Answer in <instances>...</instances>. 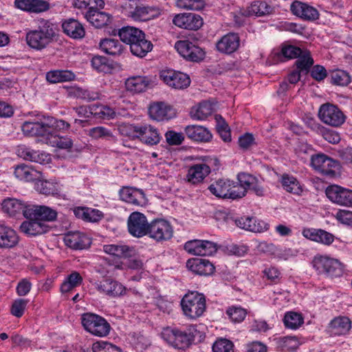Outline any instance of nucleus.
<instances>
[{
  "instance_id": "obj_50",
  "label": "nucleus",
  "mask_w": 352,
  "mask_h": 352,
  "mask_svg": "<svg viewBox=\"0 0 352 352\" xmlns=\"http://www.w3.org/2000/svg\"><path fill=\"white\" fill-rule=\"evenodd\" d=\"M283 322L286 327L296 329L303 323V318L300 314L289 311L285 314Z\"/></svg>"
},
{
  "instance_id": "obj_33",
  "label": "nucleus",
  "mask_w": 352,
  "mask_h": 352,
  "mask_svg": "<svg viewBox=\"0 0 352 352\" xmlns=\"http://www.w3.org/2000/svg\"><path fill=\"white\" fill-rule=\"evenodd\" d=\"M120 199L134 206H142L144 204V194L140 190L123 187L119 192Z\"/></svg>"
},
{
  "instance_id": "obj_8",
  "label": "nucleus",
  "mask_w": 352,
  "mask_h": 352,
  "mask_svg": "<svg viewBox=\"0 0 352 352\" xmlns=\"http://www.w3.org/2000/svg\"><path fill=\"white\" fill-rule=\"evenodd\" d=\"M313 267L320 274L338 277L342 274L343 267L337 259L326 256L317 255L312 261Z\"/></svg>"
},
{
  "instance_id": "obj_1",
  "label": "nucleus",
  "mask_w": 352,
  "mask_h": 352,
  "mask_svg": "<svg viewBox=\"0 0 352 352\" xmlns=\"http://www.w3.org/2000/svg\"><path fill=\"white\" fill-rule=\"evenodd\" d=\"M69 127L70 124L63 120H57L49 116H37L24 122L21 130L24 135L34 137L56 135L58 131H67Z\"/></svg>"
},
{
  "instance_id": "obj_19",
  "label": "nucleus",
  "mask_w": 352,
  "mask_h": 352,
  "mask_svg": "<svg viewBox=\"0 0 352 352\" xmlns=\"http://www.w3.org/2000/svg\"><path fill=\"white\" fill-rule=\"evenodd\" d=\"M234 222L237 227L256 233L267 231L270 227L267 223L255 217H241L236 219Z\"/></svg>"
},
{
  "instance_id": "obj_13",
  "label": "nucleus",
  "mask_w": 352,
  "mask_h": 352,
  "mask_svg": "<svg viewBox=\"0 0 352 352\" xmlns=\"http://www.w3.org/2000/svg\"><path fill=\"white\" fill-rule=\"evenodd\" d=\"M318 116L322 122L332 126H339L345 121L342 111L331 104H322L319 109Z\"/></svg>"
},
{
  "instance_id": "obj_44",
  "label": "nucleus",
  "mask_w": 352,
  "mask_h": 352,
  "mask_svg": "<svg viewBox=\"0 0 352 352\" xmlns=\"http://www.w3.org/2000/svg\"><path fill=\"white\" fill-rule=\"evenodd\" d=\"M35 137H41L46 144L60 148L69 149L73 144L72 140L68 137H61L57 135H36Z\"/></svg>"
},
{
  "instance_id": "obj_51",
  "label": "nucleus",
  "mask_w": 352,
  "mask_h": 352,
  "mask_svg": "<svg viewBox=\"0 0 352 352\" xmlns=\"http://www.w3.org/2000/svg\"><path fill=\"white\" fill-rule=\"evenodd\" d=\"M350 75L344 70L338 69L331 74V82L333 85L347 86L351 82Z\"/></svg>"
},
{
  "instance_id": "obj_14",
  "label": "nucleus",
  "mask_w": 352,
  "mask_h": 352,
  "mask_svg": "<svg viewBox=\"0 0 352 352\" xmlns=\"http://www.w3.org/2000/svg\"><path fill=\"white\" fill-rule=\"evenodd\" d=\"M160 78L168 86L175 89H186L190 84V79L187 74L173 69L161 71Z\"/></svg>"
},
{
  "instance_id": "obj_61",
  "label": "nucleus",
  "mask_w": 352,
  "mask_h": 352,
  "mask_svg": "<svg viewBox=\"0 0 352 352\" xmlns=\"http://www.w3.org/2000/svg\"><path fill=\"white\" fill-rule=\"evenodd\" d=\"M226 313L230 318L234 322H242L247 315V311L245 309L236 307H230Z\"/></svg>"
},
{
  "instance_id": "obj_20",
  "label": "nucleus",
  "mask_w": 352,
  "mask_h": 352,
  "mask_svg": "<svg viewBox=\"0 0 352 352\" xmlns=\"http://www.w3.org/2000/svg\"><path fill=\"white\" fill-rule=\"evenodd\" d=\"M94 285L100 293L113 297L124 295L126 291L121 283L111 279L96 282Z\"/></svg>"
},
{
  "instance_id": "obj_36",
  "label": "nucleus",
  "mask_w": 352,
  "mask_h": 352,
  "mask_svg": "<svg viewBox=\"0 0 352 352\" xmlns=\"http://www.w3.org/2000/svg\"><path fill=\"white\" fill-rule=\"evenodd\" d=\"M14 175L20 180L25 182H34L42 177V173L33 168L32 166L20 164L16 166Z\"/></svg>"
},
{
  "instance_id": "obj_15",
  "label": "nucleus",
  "mask_w": 352,
  "mask_h": 352,
  "mask_svg": "<svg viewBox=\"0 0 352 352\" xmlns=\"http://www.w3.org/2000/svg\"><path fill=\"white\" fill-rule=\"evenodd\" d=\"M175 48L182 56L190 61L199 62L205 56V52L188 40L177 41Z\"/></svg>"
},
{
  "instance_id": "obj_37",
  "label": "nucleus",
  "mask_w": 352,
  "mask_h": 352,
  "mask_svg": "<svg viewBox=\"0 0 352 352\" xmlns=\"http://www.w3.org/2000/svg\"><path fill=\"white\" fill-rule=\"evenodd\" d=\"M97 8L95 7L93 10L86 11L85 17L94 26L100 28L110 23L111 16L104 12L98 11Z\"/></svg>"
},
{
  "instance_id": "obj_48",
  "label": "nucleus",
  "mask_w": 352,
  "mask_h": 352,
  "mask_svg": "<svg viewBox=\"0 0 352 352\" xmlns=\"http://www.w3.org/2000/svg\"><path fill=\"white\" fill-rule=\"evenodd\" d=\"M82 282V278L77 272H72L60 285V292L67 293L74 287L80 285Z\"/></svg>"
},
{
  "instance_id": "obj_55",
  "label": "nucleus",
  "mask_w": 352,
  "mask_h": 352,
  "mask_svg": "<svg viewBox=\"0 0 352 352\" xmlns=\"http://www.w3.org/2000/svg\"><path fill=\"white\" fill-rule=\"evenodd\" d=\"M176 6L181 9L200 10L204 8V0H177Z\"/></svg>"
},
{
  "instance_id": "obj_59",
  "label": "nucleus",
  "mask_w": 352,
  "mask_h": 352,
  "mask_svg": "<svg viewBox=\"0 0 352 352\" xmlns=\"http://www.w3.org/2000/svg\"><path fill=\"white\" fill-rule=\"evenodd\" d=\"M93 352H122L118 346L107 342H96L92 346Z\"/></svg>"
},
{
  "instance_id": "obj_64",
  "label": "nucleus",
  "mask_w": 352,
  "mask_h": 352,
  "mask_svg": "<svg viewBox=\"0 0 352 352\" xmlns=\"http://www.w3.org/2000/svg\"><path fill=\"white\" fill-rule=\"evenodd\" d=\"M165 138L169 145H179L184 140L182 133H176L173 131H168L165 133Z\"/></svg>"
},
{
  "instance_id": "obj_30",
  "label": "nucleus",
  "mask_w": 352,
  "mask_h": 352,
  "mask_svg": "<svg viewBox=\"0 0 352 352\" xmlns=\"http://www.w3.org/2000/svg\"><path fill=\"white\" fill-rule=\"evenodd\" d=\"M240 38L237 34L229 33L223 36L216 44L218 51L230 54L239 47Z\"/></svg>"
},
{
  "instance_id": "obj_38",
  "label": "nucleus",
  "mask_w": 352,
  "mask_h": 352,
  "mask_svg": "<svg viewBox=\"0 0 352 352\" xmlns=\"http://www.w3.org/2000/svg\"><path fill=\"white\" fill-rule=\"evenodd\" d=\"M274 8L265 0H256L252 1L246 9V15H255L262 16L272 14Z\"/></svg>"
},
{
  "instance_id": "obj_45",
  "label": "nucleus",
  "mask_w": 352,
  "mask_h": 352,
  "mask_svg": "<svg viewBox=\"0 0 352 352\" xmlns=\"http://www.w3.org/2000/svg\"><path fill=\"white\" fill-rule=\"evenodd\" d=\"M212 104L208 102L204 101L191 109L190 116L194 120H203L212 114Z\"/></svg>"
},
{
  "instance_id": "obj_62",
  "label": "nucleus",
  "mask_w": 352,
  "mask_h": 352,
  "mask_svg": "<svg viewBox=\"0 0 352 352\" xmlns=\"http://www.w3.org/2000/svg\"><path fill=\"white\" fill-rule=\"evenodd\" d=\"M28 300L22 298L15 300L11 307V314L16 318H21L25 309Z\"/></svg>"
},
{
  "instance_id": "obj_4",
  "label": "nucleus",
  "mask_w": 352,
  "mask_h": 352,
  "mask_svg": "<svg viewBox=\"0 0 352 352\" xmlns=\"http://www.w3.org/2000/svg\"><path fill=\"white\" fill-rule=\"evenodd\" d=\"M196 333L195 326H189L184 331L168 327L163 329L161 335L163 340L169 345L175 349L184 350L191 345Z\"/></svg>"
},
{
  "instance_id": "obj_26",
  "label": "nucleus",
  "mask_w": 352,
  "mask_h": 352,
  "mask_svg": "<svg viewBox=\"0 0 352 352\" xmlns=\"http://www.w3.org/2000/svg\"><path fill=\"white\" fill-rule=\"evenodd\" d=\"M20 230L28 236H35L47 232L50 226L46 223H42L37 219H27L21 224Z\"/></svg>"
},
{
  "instance_id": "obj_25",
  "label": "nucleus",
  "mask_w": 352,
  "mask_h": 352,
  "mask_svg": "<svg viewBox=\"0 0 352 352\" xmlns=\"http://www.w3.org/2000/svg\"><path fill=\"white\" fill-rule=\"evenodd\" d=\"M210 166L205 163L196 164L189 167L186 175L187 181L192 184H197L210 173Z\"/></svg>"
},
{
  "instance_id": "obj_18",
  "label": "nucleus",
  "mask_w": 352,
  "mask_h": 352,
  "mask_svg": "<svg viewBox=\"0 0 352 352\" xmlns=\"http://www.w3.org/2000/svg\"><path fill=\"white\" fill-rule=\"evenodd\" d=\"M173 23L180 28L197 30L202 26L203 20L194 13H181L174 16Z\"/></svg>"
},
{
  "instance_id": "obj_35",
  "label": "nucleus",
  "mask_w": 352,
  "mask_h": 352,
  "mask_svg": "<svg viewBox=\"0 0 352 352\" xmlns=\"http://www.w3.org/2000/svg\"><path fill=\"white\" fill-rule=\"evenodd\" d=\"M18 153L19 155L24 160L39 164H47L51 160V157L47 153L34 151L30 148H21L18 150Z\"/></svg>"
},
{
  "instance_id": "obj_39",
  "label": "nucleus",
  "mask_w": 352,
  "mask_h": 352,
  "mask_svg": "<svg viewBox=\"0 0 352 352\" xmlns=\"http://www.w3.org/2000/svg\"><path fill=\"white\" fill-rule=\"evenodd\" d=\"M185 133L187 137L197 142H208L212 135L205 127L199 125H188L185 128Z\"/></svg>"
},
{
  "instance_id": "obj_3",
  "label": "nucleus",
  "mask_w": 352,
  "mask_h": 352,
  "mask_svg": "<svg viewBox=\"0 0 352 352\" xmlns=\"http://www.w3.org/2000/svg\"><path fill=\"white\" fill-rule=\"evenodd\" d=\"M120 40L130 45L131 53L138 57H143L152 50V43L145 39L144 33L138 28L126 26L118 32Z\"/></svg>"
},
{
  "instance_id": "obj_5",
  "label": "nucleus",
  "mask_w": 352,
  "mask_h": 352,
  "mask_svg": "<svg viewBox=\"0 0 352 352\" xmlns=\"http://www.w3.org/2000/svg\"><path fill=\"white\" fill-rule=\"evenodd\" d=\"M122 8L124 14L134 21H148L160 14L158 9L146 6L138 0H124Z\"/></svg>"
},
{
  "instance_id": "obj_21",
  "label": "nucleus",
  "mask_w": 352,
  "mask_h": 352,
  "mask_svg": "<svg viewBox=\"0 0 352 352\" xmlns=\"http://www.w3.org/2000/svg\"><path fill=\"white\" fill-rule=\"evenodd\" d=\"M16 8L30 13H42L50 9V3L46 0H15Z\"/></svg>"
},
{
  "instance_id": "obj_2",
  "label": "nucleus",
  "mask_w": 352,
  "mask_h": 352,
  "mask_svg": "<svg viewBox=\"0 0 352 352\" xmlns=\"http://www.w3.org/2000/svg\"><path fill=\"white\" fill-rule=\"evenodd\" d=\"M37 28L26 33L25 40L28 46L34 50H42L47 47L56 36L54 24L49 20H37Z\"/></svg>"
},
{
  "instance_id": "obj_47",
  "label": "nucleus",
  "mask_w": 352,
  "mask_h": 352,
  "mask_svg": "<svg viewBox=\"0 0 352 352\" xmlns=\"http://www.w3.org/2000/svg\"><path fill=\"white\" fill-rule=\"evenodd\" d=\"M281 184L286 191L294 195H300L302 191L296 178L289 175L285 174L282 176Z\"/></svg>"
},
{
  "instance_id": "obj_23",
  "label": "nucleus",
  "mask_w": 352,
  "mask_h": 352,
  "mask_svg": "<svg viewBox=\"0 0 352 352\" xmlns=\"http://www.w3.org/2000/svg\"><path fill=\"white\" fill-rule=\"evenodd\" d=\"M187 267L193 273L200 276H210L214 272V265L205 258H192L188 260Z\"/></svg>"
},
{
  "instance_id": "obj_52",
  "label": "nucleus",
  "mask_w": 352,
  "mask_h": 352,
  "mask_svg": "<svg viewBox=\"0 0 352 352\" xmlns=\"http://www.w3.org/2000/svg\"><path fill=\"white\" fill-rule=\"evenodd\" d=\"M277 344L283 350L294 351L299 346V342L295 336H285L277 339Z\"/></svg>"
},
{
  "instance_id": "obj_43",
  "label": "nucleus",
  "mask_w": 352,
  "mask_h": 352,
  "mask_svg": "<svg viewBox=\"0 0 352 352\" xmlns=\"http://www.w3.org/2000/svg\"><path fill=\"white\" fill-rule=\"evenodd\" d=\"M351 322L347 317H338L333 319L330 323V329L335 336L344 335L349 331Z\"/></svg>"
},
{
  "instance_id": "obj_11",
  "label": "nucleus",
  "mask_w": 352,
  "mask_h": 352,
  "mask_svg": "<svg viewBox=\"0 0 352 352\" xmlns=\"http://www.w3.org/2000/svg\"><path fill=\"white\" fill-rule=\"evenodd\" d=\"M311 166L315 170L322 175L334 176L338 163L324 153H318L311 155Z\"/></svg>"
},
{
  "instance_id": "obj_9",
  "label": "nucleus",
  "mask_w": 352,
  "mask_h": 352,
  "mask_svg": "<svg viewBox=\"0 0 352 352\" xmlns=\"http://www.w3.org/2000/svg\"><path fill=\"white\" fill-rule=\"evenodd\" d=\"M82 324L87 331L98 337L107 336L111 329L110 324L104 318L90 313L82 315Z\"/></svg>"
},
{
  "instance_id": "obj_34",
  "label": "nucleus",
  "mask_w": 352,
  "mask_h": 352,
  "mask_svg": "<svg viewBox=\"0 0 352 352\" xmlns=\"http://www.w3.org/2000/svg\"><path fill=\"white\" fill-rule=\"evenodd\" d=\"M146 144L153 146L157 144L161 137L157 129L148 124L141 125L139 129V138Z\"/></svg>"
},
{
  "instance_id": "obj_58",
  "label": "nucleus",
  "mask_w": 352,
  "mask_h": 352,
  "mask_svg": "<svg viewBox=\"0 0 352 352\" xmlns=\"http://www.w3.org/2000/svg\"><path fill=\"white\" fill-rule=\"evenodd\" d=\"M91 66L94 69L100 72L107 73L110 70L107 59L101 56H95L91 59Z\"/></svg>"
},
{
  "instance_id": "obj_29",
  "label": "nucleus",
  "mask_w": 352,
  "mask_h": 352,
  "mask_svg": "<svg viewBox=\"0 0 352 352\" xmlns=\"http://www.w3.org/2000/svg\"><path fill=\"white\" fill-rule=\"evenodd\" d=\"M314 64L313 58L309 56H302L296 61V69L288 75V80L291 84H296L300 80V74H307Z\"/></svg>"
},
{
  "instance_id": "obj_49",
  "label": "nucleus",
  "mask_w": 352,
  "mask_h": 352,
  "mask_svg": "<svg viewBox=\"0 0 352 352\" xmlns=\"http://www.w3.org/2000/svg\"><path fill=\"white\" fill-rule=\"evenodd\" d=\"M72 6L77 9L84 10H93L95 7L102 8L104 6L103 0H72Z\"/></svg>"
},
{
  "instance_id": "obj_60",
  "label": "nucleus",
  "mask_w": 352,
  "mask_h": 352,
  "mask_svg": "<svg viewBox=\"0 0 352 352\" xmlns=\"http://www.w3.org/2000/svg\"><path fill=\"white\" fill-rule=\"evenodd\" d=\"M213 352H233V343L226 339H218L212 345Z\"/></svg>"
},
{
  "instance_id": "obj_24",
  "label": "nucleus",
  "mask_w": 352,
  "mask_h": 352,
  "mask_svg": "<svg viewBox=\"0 0 352 352\" xmlns=\"http://www.w3.org/2000/svg\"><path fill=\"white\" fill-rule=\"evenodd\" d=\"M150 117L157 121L170 120L175 116L174 110L168 104L158 102L150 105L148 109Z\"/></svg>"
},
{
  "instance_id": "obj_42",
  "label": "nucleus",
  "mask_w": 352,
  "mask_h": 352,
  "mask_svg": "<svg viewBox=\"0 0 352 352\" xmlns=\"http://www.w3.org/2000/svg\"><path fill=\"white\" fill-rule=\"evenodd\" d=\"M100 47L102 51L113 56H120L124 52L123 45L117 39H103L100 42Z\"/></svg>"
},
{
  "instance_id": "obj_12",
  "label": "nucleus",
  "mask_w": 352,
  "mask_h": 352,
  "mask_svg": "<svg viewBox=\"0 0 352 352\" xmlns=\"http://www.w3.org/2000/svg\"><path fill=\"white\" fill-rule=\"evenodd\" d=\"M24 217L26 219H34L47 223L56 220L57 212L47 206L29 204L24 211Z\"/></svg>"
},
{
  "instance_id": "obj_53",
  "label": "nucleus",
  "mask_w": 352,
  "mask_h": 352,
  "mask_svg": "<svg viewBox=\"0 0 352 352\" xmlns=\"http://www.w3.org/2000/svg\"><path fill=\"white\" fill-rule=\"evenodd\" d=\"M281 54L285 58L287 59H292L295 58H298V59L300 57H302V56H310L309 52H303L300 48L293 45H289L283 47L281 50Z\"/></svg>"
},
{
  "instance_id": "obj_41",
  "label": "nucleus",
  "mask_w": 352,
  "mask_h": 352,
  "mask_svg": "<svg viewBox=\"0 0 352 352\" xmlns=\"http://www.w3.org/2000/svg\"><path fill=\"white\" fill-rule=\"evenodd\" d=\"M29 204L23 202L22 201L14 199L8 198L3 200L2 203V209L3 212L8 213L10 216H14L21 212L24 215V211L28 208Z\"/></svg>"
},
{
  "instance_id": "obj_22",
  "label": "nucleus",
  "mask_w": 352,
  "mask_h": 352,
  "mask_svg": "<svg viewBox=\"0 0 352 352\" xmlns=\"http://www.w3.org/2000/svg\"><path fill=\"white\" fill-rule=\"evenodd\" d=\"M292 13L305 21H314L318 19L319 12L316 8L298 1H294L291 5Z\"/></svg>"
},
{
  "instance_id": "obj_54",
  "label": "nucleus",
  "mask_w": 352,
  "mask_h": 352,
  "mask_svg": "<svg viewBox=\"0 0 352 352\" xmlns=\"http://www.w3.org/2000/svg\"><path fill=\"white\" fill-rule=\"evenodd\" d=\"M215 120L217 122V131L221 138L224 142H230L231 140V134L228 125L220 115H215Z\"/></svg>"
},
{
  "instance_id": "obj_16",
  "label": "nucleus",
  "mask_w": 352,
  "mask_h": 352,
  "mask_svg": "<svg viewBox=\"0 0 352 352\" xmlns=\"http://www.w3.org/2000/svg\"><path fill=\"white\" fill-rule=\"evenodd\" d=\"M127 226L129 232L132 236L140 238L147 235L149 223L144 214L133 212L129 217Z\"/></svg>"
},
{
  "instance_id": "obj_57",
  "label": "nucleus",
  "mask_w": 352,
  "mask_h": 352,
  "mask_svg": "<svg viewBox=\"0 0 352 352\" xmlns=\"http://www.w3.org/2000/svg\"><path fill=\"white\" fill-rule=\"evenodd\" d=\"M89 135L94 139H110L113 138L111 131L104 126H96L89 129Z\"/></svg>"
},
{
  "instance_id": "obj_28",
  "label": "nucleus",
  "mask_w": 352,
  "mask_h": 352,
  "mask_svg": "<svg viewBox=\"0 0 352 352\" xmlns=\"http://www.w3.org/2000/svg\"><path fill=\"white\" fill-rule=\"evenodd\" d=\"M151 83L152 80L150 77L134 76L126 80L125 86L127 91L133 94H138L146 91Z\"/></svg>"
},
{
  "instance_id": "obj_6",
  "label": "nucleus",
  "mask_w": 352,
  "mask_h": 352,
  "mask_svg": "<svg viewBox=\"0 0 352 352\" xmlns=\"http://www.w3.org/2000/svg\"><path fill=\"white\" fill-rule=\"evenodd\" d=\"M184 314L190 319L195 320L206 311V298L204 294L197 292L186 294L181 300Z\"/></svg>"
},
{
  "instance_id": "obj_32",
  "label": "nucleus",
  "mask_w": 352,
  "mask_h": 352,
  "mask_svg": "<svg viewBox=\"0 0 352 352\" xmlns=\"http://www.w3.org/2000/svg\"><path fill=\"white\" fill-rule=\"evenodd\" d=\"M19 241L16 232L12 228L0 224V248L15 247Z\"/></svg>"
},
{
  "instance_id": "obj_7",
  "label": "nucleus",
  "mask_w": 352,
  "mask_h": 352,
  "mask_svg": "<svg viewBox=\"0 0 352 352\" xmlns=\"http://www.w3.org/2000/svg\"><path fill=\"white\" fill-rule=\"evenodd\" d=\"M208 190L217 197L236 199L244 197L245 190L236 186V182L229 179H219L211 184Z\"/></svg>"
},
{
  "instance_id": "obj_63",
  "label": "nucleus",
  "mask_w": 352,
  "mask_h": 352,
  "mask_svg": "<svg viewBox=\"0 0 352 352\" xmlns=\"http://www.w3.org/2000/svg\"><path fill=\"white\" fill-rule=\"evenodd\" d=\"M141 127V125H124L121 126L119 130L120 133L124 135L129 137L131 139L139 138V129Z\"/></svg>"
},
{
  "instance_id": "obj_31",
  "label": "nucleus",
  "mask_w": 352,
  "mask_h": 352,
  "mask_svg": "<svg viewBox=\"0 0 352 352\" xmlns=\"http://www.w3.org/2000/svg\"><path fill=\"white\" fill-rule=\"evenodd\" d=\"M65 245L72 249L82 250L90 245V239L80 232H69L64 236Z\"/></svg>"
},
{
  "instance_id": "obj_40",
  "label": "nucleus",
  "mask_w": 352,
  "mask_h": 352,
  "mask_svg": "<svg viewBox=\"0 0 352 352\" xmlns=\"http://www.w3.org/2000/svg\"><path fill=\"white\" fill-rule=\"evenodd\" d=\"M62 28L64 33L75 39L82 38L85 34V29L82 24L73 19H69L63 22Z\"/></svg>"
},
{
  "instance_id": "obj_46",
  "label": "nucleus",
  "mask_w": 352,
  "mask_h": 352,
  "mask_svg": "<svg viewBox=\"0 0 352 352\" xmlns=\"http://www.w3.org/2000/svg\"><path fill=\"white\" fill-rule=\"evenodd\" d=\"M74 74L68 70L52 71L46 74V79L51 83L70 81L74 80Z\"/></svg>"
},
{
  "instance_id": "obj_17",
  "label": "nucleus",
  "mask_w": 352,
  "mask_h": 352,
  "mask_svg": "<svg viewBox=\"0 0 352 352\" xmlns=\"http://www.w3.org/2000/svg\"><path fill=\"white\" fill-rule=\"evenodd\" d=\"M327 197L333 203L352 206V190L338 185L329 186L326 189Z\"/></svg>"
},
{
  "instance_id": "obj_56",
  "label": "nucleus",
  "mask_w": 352,
  "mask_h": 352,
  "mask_svg": "<svg viewBox=\"0 0 352 352\" xmlns=\"http://www.w3.org/2000/svg\"><path fill=\"white\" fill-rule=\"evenodd\" d=\"M256 177L245 173H240L237 175L239 184L236 182V186H241L245 190L244 196L246 195L248 188L251 184H254V179Z\"/></svg>"
},
{
  "instance_id": "obj_10",
  "label": "nucleus",
  "mask_w": 352,
  "mask_h": 352,
  "mask_svg": "<svg viewBox=\"0 0 352 352\" xmlns=\"http://www.w3.org/2000/svg\"><path fill=\"white\" fill-rule=\"evenodd\" d=\"M147 235L157 242L168 241L173 237V228L168 221L156 219L149 223Z\"/></svg>"
},
{
  "instance_id": "obj_27",
  "label": "nucleus",
  "mask_w": 352,
  "mask_h": 352,
  "mask_svg": "<svg viewBox=\"0 0 352 352\" xmlns=\"http://www.w3.org/2000/svg\"><path fill=\"white\" fill-rule=\"evenodd\" d=\"M102 249L106 254L119 258L132 257L135 254V250L133 247L121 242L104 245Z\"/></svg>"
}]
</instances>
